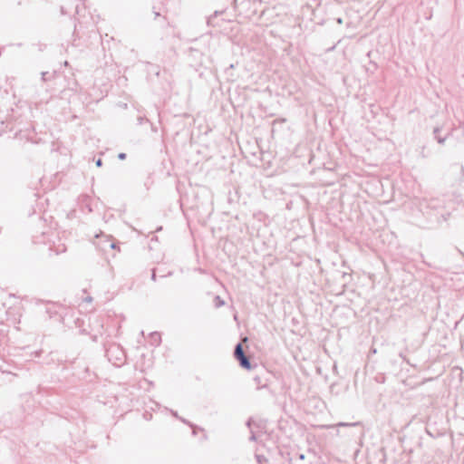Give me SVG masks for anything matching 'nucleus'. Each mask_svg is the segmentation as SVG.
Instances as JSON below:
<instances>
[{
  "instance_id": "f257e3e1",
  "label": "nucleus",
  "mask_w": 464,
  "mask_h": 464,
  "mask_svg": "<svg viewBox=\"0 0 464 464\" xmlns=\"http://www.w3.org/2000/svg\"><path fill=\"white\" fill-rule=\"evenodd\" d=\"M150 340L151 344L157 346L161 342L160 334L158 332L151 333L150 334Z\"/></svg>"
},
{
  "instance_id": "f03ea898",
  "label": "nucleus",
  "mask_w": 464,
  "mask_h": 464,
  "mask_svg": "<svg viewBox=\"0 0 464 464\" xmlns=\"http://www.w3.org/2000/svg\"><path fill=\"white\" fill-rule=\"evenodd\" d=\"M234 356L237 360L246 356L241 343H237L235 347Z\"/></svg>"
},
{
  "instance_id": "7ed1b4c3",
  "label": "nucleus",
  "mask_w": 464,
  "mask_h": 464,
  "mask_svg": "<svg viewBox=\"0 0 464 464\" xmlns=\"http://www.w3.org/2000/svg\"><path fill=\"white\" fill-rule=\"evenodd\" d=\"M237 361L239 362V364L242 368H245V369L251 368L249 359L246 357V355L242 358H239Z\"/></svg>"
},
{
  "instance_id": "20e7f679",
  "label": "nucleus",
  "mask_w": 464,
  "mask_h": 464,
  "mask_svg": "<svg viewBox=\"0 0 464 464\" xmlns=\"http://www.w3.org/2000/svg\"><path fill=\"white\" fill-rule=\"evenodd\" d=\"M215 305L216 307H220L224 305V301L218 295L215 297Z\"/></svg>"
},
{
  "instance_id": "39448f33",
  "label": "nucleus",
  "mask_w": 464,
  "mask_h": 464,
  "mask_svg": "<svg viewBox=\"0 0 464 464\" xmlns=\"http://www.w3.org/2000/svg\"><path fill=\"white\" fill-rule=\"evenodd\" d=\"M356 425H358L357 422H354V423L339 422L336 424L337 427H348V426H356Z\"/></svg>"
},
{
  "instance_id": "423d86ee",
  "label": "nucleus",
  "mask_w": 464,
  "mask_h": 464,
  "mask_svg": "<svg viewBox=\"0 0 464 464\" xmlns=\"http://www.w3.org/2000/svg\"><path fill=\"white\" fill-rule=\"evenodd\" d=\"M435 138L437 139L438 142L440 144L444 143V141H445V138H442V137H440L437 135L435 136Z\"/></svg>"
},
{
  "instance_id": "0eeeda50",
  "label": "nucleus",
  "mask_w": 464,
  "mask_h": 464,
  "mask_svg": "<svg viewBox=\"0 0 464 464\" xmlns=\"http://www.w3.org/2000/svg\"><path fill=\"white\" fill-rule=\"evenodd\" d=\"M118 158H119L120 160H125V158H126V154L121 152V153H120V154H119Z\"/></svg>"
},
{
  "instance_id": "6e6552de",
  "label": "nucleus",
  "mask_w": 464,
  "mask_h": 464,
  "mask_svg": "<svg viewBox=\"0 0 464 464\" xmlns=\"http://www.w3.org/2000/svg\"><path fill=\"white\" fill-rule=\"evenodd\" d=\"M102 165V160H101V159H98V160H96V166H97V167H101Z\"/></svg>"
},
{
  "instance_id": "1a4fd4ad",
  "label": "nucleus",
  "mask_w": 464,
  "mask_h": 464,
  "mask_svg": "<svg viewBox=\"0 0 464 464\" xmlns=\"http://www.w3.org/2000/svg\"><path fill=\"white\" fill-rule=\"evenodd\" d=\"M117 360L119 361L118 365H121L123 362V357H119V358H117ZM114 363L117 364V362H114Z\"/></svg>"
},
{
  "instance_id": "9d476101",
  "label": "nucleus",
  "mask_w": 464,
  "mask_h": 464,
  "mask_svg": "<svg viewBox=\"0 0 464 464\" xmlns=\"http://www.w3.org/2000/svg\"><path fill=\"white\" fill-rule=\"evenodd\" d=\"M250 440H256V435H255V433L253 431H251Z\"/></svg>"
},
{
  "instance_id": "9b49d317",
  "label": "nucleus",
  "mask_w": 464,
  "mask_h": 464,
  "mask_svg": "<svg viewBox=\"0 0 464 464\" xmlns=\"http://www.w3.org/2000/svg\"><path fill=\"white\" fill-rule=\"evenodd\" d=\"M213 16H210L208 20V24H213Z\"/></svg>"
},
{
  "instance_id": "f8f14e48",
  "label": "nucleus",
  "mask_w": 464,
  "mask_h": 464,
  "mask_svg": "<svg viewBox=\"0 0 464 464\" xmlns=\"http://www.w3.org/2000/svg\"><path fill=\"white\" fill-rule=\"evenodd\" d=\"M424 204L426 205V201L424 200L423 202L420 203V210L422 211L423 208H424Z\"/></svg>"
},
{
  "instance_id": "ddd939ff",
  "label": "nucleus",
  "mask_w": 464,
  "mask_h": 464,
  "mask_svg": "<svg viewBox=\"0 0 464 464\" xmlns=\"http://www.w3.org/2000/svg\"><path fill=\"white\" fill-rule=\"evenodd\" d=\"M151 278H152V280H155V279H156V275H155V272H154V271H153V273H152Z\"/></svg>"
},
{
  "instance_id": "4468645a",
  "label": "nucleus",
  "mask_w": 464,
  "mask_h": 464,
  "mask_svg": "<svg viewBox=\"0 0 464 464\" xmlns=\"http://www.w3.org/2000/svg\"><path fill=\"white\" fill-rule=\"evenodd\" d=\"M112 350H113L112 348H110V349L108 350V352H107V353H108V355H109V356H110V354L112 353Z\"/></svg>"
},
{
  "instance_id": "2eb2a0df",
  "label": "nucleus",
  "mask_w": 464,
  "mask_h": 464,
  "mask_svg": "<svg viewBox=\"0 0 464 464\" xmlns=\"http://www.w3.org/2000/svg\"><path fill=\"white\" fill-rule=\"evenodd\" d=\"M337 23H338V24H342V23H343L342 18H338V19H337Z\"/></svg>"
},
{
  "instance_id": "dca6fc26",
  "label": "nucleus",
  "mask_w": 464,
  "mask_h": 464,
  "mask_svg": "<svg viewBox=\"0 0 464 464\" xmlns=\"http://www.w3.org/2000/svg\"><path fill=\"white\" fill-rule=\"evenodd\" d=\"M438 131H439V128L434 129V134L435 135L437 134Z\"/></svg>"
},
{
  "instance_id": "f3484780",
  "label": "nucleus",
  "mask_w": 464,
  "mask_h": 464,
  "mask_svg": "<svg viewBox=\"0 0 464 464\" xmlns=\"http://www.w3.org/2000/svg\"><path fill=\"white\" fill-rule=\"evenodd\" d=\"M247 426H248V427H250V426H251V420H249L247 421Z\"/></svg>"
},
{
  "instance_id": "a211bd4d",
  "label": "nucleus",
  "mask_w": 464,
  "mask_h": 464,
  "mask_svg": "<svg viewBox=\"0 0 464 464\" xmlns=\"http://www.w3.org/2000/svg\"><path fill=\"white\" fill-rule=\"evenodd\" d=\"M111 248H114V247H115V244L111 243Z\"/></svg>"
},
{
  "instance_id": "6ab92c4d",
  "label": "nucleus",
  "mask_w": 464,
  "mask_h": 464,
  "mask_svg": "<svg viewBox=\"0 0 464 464\" xmlns=\"http://www.w3.org/2000/svg\"><path fill=\"white\" fill-rule=\"evenodd\" d=\"M86 301H87V302H91V301H92V298H91V297H88V298H86Z\"/></svg>"
}]
</instances>
